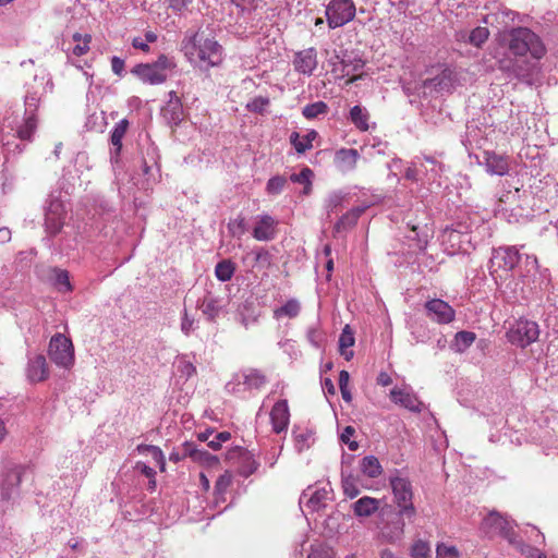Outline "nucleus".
Returning a JSON list of instances; mask_svg holds the SVG:
<instances>
[{
    "instance_id": "1",
    "label": "nucleus",
    "mask_w": 558,
    "mask_h": 558,
    "mask_svg": "<svg viewBox=\"0 0 558 558\" xmlns=\"http://www.w3.org/2000/svg\"><path fill=\"white\" fill-rule=\"evenodd\" d=\"M183 50L189 61L201 70L218 66L223 60L222 46L204 33H195L184 41Z\"/></svg>"
},
{
    "instance_id": "2",
    "label": "nucleus",
    "mask_w": 558,
    "mask_h": 558,
    "mask_svg": "<svg viewBox=\"0 0 558 558\" xmlns=\"http://www.w3.org/2000/svg\"><path fill=\"white\" fill-rule=\"evenodd\" d=\"M509 51L515 57L530 56L541 60L547 52L542 38L527 27L511 28L505 36Z\"/></svg>"
},
{
    "instance_id": "3",
    "label": "nucleus",
    "mask_w": 558,
    "mask_h": 558,
    "mask_svg": "<svg viewBox=\"0 0 558 558\" xmlns=\"http://www.w3.org/2000/svg\"><path fill=\"white\" fill-rule=\"evenodd\" d=\"M177 63L173 58L161 54L155 62L137 64L133 73L144 83L162 84L172 74Z\"/></svg>"
},
{
    "instance_id": "4",
    "label": "nucleus",
    "mask_w": 558,
    "mask_h": 558,
    "mask_svg": "<svg viewBox=\"0 0 558 558\" xmlns=\"http://www.w3.org/2000/svg\"><path fill=\"white\" fill-rule=\"evenodd\" d=\"M332 498L333 490L330 483L318 482L303 490L300 497V506L304 513L318 512L326 508Z\"/></svg>"
},
{
    "instance_id": "5",
    "label": "nucleus",
    "mask_w": 558,
    "mask_h": 558,
    "mask_svg": "<svg viewBox=\"0 0 558 558\" xmlns=\"http://www.w3.org/2000/svg\"><path fill=\"white\" fill-rule=\"evenodd\" d=\"M525 274L521 271L523 280L522 291L526 288L530 292L542 291L548 288L550 277L547 269H541L534 255L524 256Z\"/></svg>"
},
{
    "instance_id": "6",
    "label": "nucleus",
    "mask_w": 558,
    "mask_h": 558,
    "mask_svg": "<svg viewBox=\"0 0 558 558\" xmlns=\"http://www.w3.org/2000/svg\"><path fill=\"white\" fill-rule=\"evenodd\" d=\"M522 255L520 254L517 246H501L494 248L489 259V272L495 280L501 278L499 275L500 270L507 274L514 269V267L521 262Z\"/></svg>"
},
{
    "instance_id": "7",
    "label": "nucleus",
    "mask_w": 558,
    "mask_h": 558,
    "mask_svg": "<svg viewBox=\"0 0 558 558\" xmlns=\"http://www.w3.org/2000/svg\"><path fill=\"white\" fill-rule=\"evenodd\" d=\"M506 337L511 344L524 349L538 339L539 327L533 320L519 319L511 324Z\"/></svg>"
},
{
    "instance_id": "8",
    "label": "nucleus",
    "mask_w": 558,
    "mask_h": 558,
    "mask_svg": "<svg viewBox=\"0 0 558 558\" xmlns=\"http://www.w3.org/2000/svg\"><path fill=\"white\" fill-rule=\"evenodd\" d=\"M48 354L50 360L59 367L70 368L74 364L72 341L62 333L52 336L49 342Z\"/></svg>"
},
{
    "instance_id": "9",
    "label": "nucleus",
    "mask_w": 558,
    "mask_h": 558,
    "mask_svg": "<svg viewBox=\"0 0 558 558\" xmlns=\"http://www.w3.org/2000/svg\"><path fill=\"white\" fill-rule=\"evenodd\" d=\"M515 522L507 515L492 511L482 522V530L488 536L500 535L514 543Z\"/></svg>"
},
{
    "instance_id": "10",
    "label": "nucleus",
    "mask_w": 558,
    "mask_h": 558,
    "mask_svg": "<svg viewBox=\"0 0 558 558\" xmlns=\"http://www.w3.org/2000/svg\"><path fill=\"white\" fill-rule=\"evenodd\" d=\"M355 4L352 0H331L326 8V19L330 28L341 27L355 16Z\"/></svg>"
},
{
    "instance_id": "11",
    "label": "nucleus",
    "mask_w": 558,
    "mask_h": 558,
    "mask_svg": "<svg viewBox=\"0 0 558 558\" xmlns=\"http://www.w3.org/2000/svg\"><path fill=\"white\" fill-rule=\"evenodd\" d=\"M390 486L400 512L409 517L414 515L415 508L412 502L413 492L410 481L399 475L392 476L390 477Z\"/></svg>"
},
{
    "instance_id": "12",
    "label": "nucleus",
    "mask_w": 558,
    "mask_h": 558,
    "mask_svg": "<svg viewBox=\"0 0 558 558\" xmlns=\"http://www.w3.org/2000/svg\"><path fill=\"white\" fill-rule=\"evenodd\" d=\"M266 384L265 375L257 369H246L238 374L233 383H229L227 388L233 393H243L245 391L259 390Z\"/></svg>"
},
{
    "instance_id": "13",
    "label": "nucleus",
    "mask_w": 558,
    "mask_h": 558,
    "mask_svg": "<svg viewBox=\"0 0 558 558\" xmlns=\"http://www.w3.org/2000/svg\"><path fill=\"white\" fill-rule=\"evenodd\" d=\"M424 308L426 316L439 325L450 324L456 317L452 306L440 299L428 300L424 304Z\"/></svg>"
},
{
    "instance_id": "14",
    "label": "nucleus",
    "mask_w": 558,
    "mask_h": 558,
    "mask_svg": "<svg viewBox=\"0 0 558 558\" xmlns=\"http://www.w3.org/2000/svg\"><path fill=\"white\" fill-rule=\"evenodd\" d=\"M65 205L59 197L51 195L46 207V228L49 233H58L63 225Z\"/></svg>"
},
{
    "instance_id": "15",
    "label": "nucleus",
    "mask_w": 558,
    "mask_h": 558,
    "mask_svg": "<svg viewBox=\"0 0 558 558\" xmlns=\"http://www.w3.org/2000/svg\"><path fill=\"white\" fill-rule=\"evenodd\" d=\"M390 400L412 412H421L423 403L414 395L412 388L408 385L395 387L389 393Z\"/></svg>"
},
{
    "instance_id": "16",
    "label": "nucleus",
    "mask_w": 558,
    "mask_h": 558,
    "mask_svg": "<svg viewBox=\"0 0 558 558\" xmlns=\"http://www.w3.org/2000/svg\"><path fill=\"white\" fill-rule=\"evenodd\" d=\"M228 304L225 296L207 292L202 300L197 302V307L204 316L210 322L215 320Z\"/></svg>"
},
{
    "instance_id": "17",
    "label": "nucleus",
    "mask_w": 558,
    "mask_h": 558,
    "mask_svg": "<svg viewBox=\"0 0 558 558\" xmlns=\"http://www.w3.org/2000/svg\"><path fill=\"white\" fill-rule=\"evenodd\" d=\"M278 221L270 215L263 214L256 217L252 235L257 241L268 242L277 235Z\"/></svg>"
},
{
    "instance_id": "18",
    "label": "nucleus",
    "mask_w": 558,
    "mask_h": 558,
    "mask_svg": "<svg viewBox=\"0 0 558 558\" xmlns=\"http://www.w3.org/2000/svg\"><path fill=\"white\" fill-rule=\"evenodd\" d=\"M317 64V51L313 47L298 51L294 54L293 68L300 74L311 76L316 70Z\"/></svg>"
},
{
    "instance_id": "19",
    "label": "nucleus",
    "mask_w": 558,
    "mask_h": 558,
    "mask_svg": "<svg viewBox=\"0 0 558 558\" xmlns=\"http://www.w3.org/2000/svg\"><path fill=\"white\" fill-rule=\"evenodd\" d=\"M364 65L365 63L361 58L344 56L341 59L339 66L333 68V72L339 71L341 77H350L347 81V84H351L362 77V74L357 73L362 72Z\"/></svg>"
},
{
    "instance_id": "20",
    "label": "nucleus",
    "mask_w": 558,
    "mask_h": 558,
    "mask_svg": "<svg viewBox=\"0 0 558 558\" xmlns=\"http://www.w3.org/2000/svg\"><path fill=\"white\" fill-rule=\"evenodd\" d=\"M420 168L422 169L421 175L423 177L422 182L429 184L436 183L438 186L441 185L439 178L444 171V166L433 157H418Z\"/></svg>"
},
{
    "instance_id": "21",
    "label": "nucleus",
    "mask_w": 558,
    "mask_h": 558,
    "mask_svg": "<svg viewBox=\"0 0 558 558\" xmlns=\"http://www.w3.org/2000/svg\"><path fill=\"white\" fill-rule=\"evenodd\" d=\"M360 154L354 148H340L335 153L333 165L341 173H349L355 170Z\"/></svg>"
},
{
    "instance_id": "22",
    "label": "nucleus",
    "mask_w": 558,
    "mask_h": 558,
    "mask_svg": "<svg viewBox=\"0 0 558 558\" xmlns=\"http://www.w3.org/2000/svg\"><path fill=\"white\" fill-rule=\"evenodd\" d=\"M272 430L280 434L287 430L290 422V412L287 400L276 402L270 411Z\"/></svg>"
},
{
    "instance_id": "23",
    "label": "nucleus",
    "mask_w": 558,
    "mask_h": 558,
    "mask_svg": "<svg viewBox=\"0 0 558 558\" xmlns=\"http://www.w3.org/2000/svg\"><path fill=\"white\" fill-rule=\"evenodd\" d=\"M49 369L44 355H36L28 360L26 377L31 383H40L48 378Z\"/></svg>"
},
{
    "instance_id": "24",
    "label": "nucleus",
    "mask_w": 558,
    "mask_h": 558,
    "mask_svg": "<svg viewBox=\"0 0 558 558\" xmlns=\"http://www.w3.org/2000/svg\"><path fill=\"white\" fill-rule=\"evenodd\" d=\"M22 472L19 468H14L9 470L3 478L1 495L4 499L12 498L17 490V487L21 483Z\"/></svg>"
},
{
    "instance_id": "25",
    "label": "nucleus",
    "mask_w": 558,
    "mask_h": 558,
    "mask_svg": "<svg viewBox=\"0 0 558 558\" xmlns=\"http://www.w3.org/2000/svg\"><path fill=\"white\" fill-rule=\"evenodd\" d=\"M485 168L490 174L505 175L509 170V161L506 157L494 153L485 154Z\"/></svg>"
},
{
    "instance_id": "26",
    "label": "nucleus",
    "mask_w": 558,
    "mask_h": 558,
    "mask_svg": "<svg viewBox=\"0 0 558 558\" xmlns=\"http://www.w3.org/2000/svg\"><path fill=\"white\" fill-rule=\"evenodd\" d=\"M441 238L444 243H450L452 253L456 251H465L463 244L470 242L468 234H464L461 230L452 228L445 229Z\"/></svg>"
},
{
    "instance_id": "27",
    "label": "nucleus",
    "mask_w": 558,
    "mask_h": 558,
    "mask_svg": "<svg viewBox=\"0 0 558 558\" xmlns=\"http://www.w3.org/2000/svg\"><path fill=\"white\" fill-rule=\"evenodd\" d=\"M318 136L315 130L308 131L305 135L301 136L298 132H292L290 135V143L295 148L296 153L303 154L313 147V141Z\"/></svg>"
},
{
    "instance_id": "28",
    "label": "nucleus",
    "mask_w": 558,
    "mask_h": 558,
    "mask_svg": "<svg viewBox=\"0 0 558 558\" xmlns=\"http://www.w3.org/2000/svg\"><path fill=\"white\" fill-rule=\"evenodd\" d=\"M349 118L355 128L361 132H366L371 129L369 113L366 108L357 105L352 107L350 109Z\"/></svg>"
},
{
    "instance_id": "29",
    "label": "nucleus",
    "mask_w": 558,
    "mask_h": 558,
    "mask_svg": "<svg viewBox=\"0 0 558 558\" xmlns=\"http://www.w3.org/2000/svg\"><path fill=\"white\" fill-rule=\"evenodd\" d=\"M72 39L75 45L65 49L68 58L71 56L81 57L87 53L92 40V36L89 34L82 35L80 33H74Z\"/></svg>"
},
{
    "instance_id": "30",
    "label": "nucleus",
    "mask_w": 558,
    "mask_h": 558,
    "mask_svg": "<svg viewBox=\"0 0 558 558\" xmlns=\"http://www.w3.org/2000/svg\"><path fill=\"white\" fill-rule=\"evenodd\" d=\"M476 335L472 331L462 330L454 335L450 349L456 353H464L475 341Z\"/></svg>"
},
{
    "instance_id": "31",
    "label": "nucleus",
    "mask_w": 558,
    "mask_h": 558,
    "mask_svg": "<svg viewBox=\"0 0 558 558\" xmlns=\"http://www.w3.org/2000/svg\"><path fill=\"white\" fill-rule=\"evenodd\" d=\"M130 122L126 119L120 120L112 129L110 142L113 147L112 155L118 156L122 149V140L126 134Z\"/></svg>"
},
{
    "instance_id": "32",
    "label": "nucleus",
    "mask_w": 558,
    "mask_h": 558,
    "mask_svg": "<svg viewBox=\"0 0 558 558\" xmlns=\"http://www.w3.org/2000/svg\"><path fill=\"white\" fill-rule=\"evenodd\" d=\"M301 313V303L296 299H290L281 306L274 310V318L279 320L281 318H295Z\"/></svg>"
},
{
    "instance_id": "33",
    "label": "nucleus",
    "mask_w": 558,
    "mask_h": 558,
    "mask_svg": "<svg viewBox=\"0 0 558 558\" xmlns=\"http://www.w3.org/2000/svg\"><path fill=\"white\" fill-rule=\"evenodd\" d=\"M354 333L350 326L345 325L339 337V352L347 361L353 357V351L350 348L354 345Z\"/></svg>"
},
{
    "instance_id": "34",
    "label": "nucleus",
    "mask_w": 558,
    "mask_h": 558,
    "mask_svg": "<svg viewBox=\"0 0 558 558\" xmlns=\"http://www.w3.org/2000/svg\"><path fill=\"white\" fill-rule=\"evenodd\" d=\"M356 517H369L378 509V500L372 497H362L352 505Z\"/></svg>"
},
{
    "instance_id": "35",
    "label": "nucleus",
    "mask_w": 558,
    "mask_h": 558,
    "mask_svg": "<svg viewBox=\"0 0 558 558\" xmlns=\"http://www.w3.org/2000/svg\"><path fill=\"white\" fill-rule=\"evenodd\" d=\"M294 447L298 452L308 449L315 441L314 433L308 428L296 427L293 429Z\"/></svg>"
},
{
    "instance_id": "36",
    "label": "nucleus",
    "mask_w": 558,
    "mask_h": 558,
    "mask_svg": "<svg viewBox=\"0 0 558 558\" xmlns=\"http://www.w3.org/2000/svg\"><path fill=\"white\" fill-rule=\"evenodd\" d=\"M247 257L253 258V268L257 269H268L272 264V255L270 252L264 247H256L252 250Z\"/></svg>"
},
{
    "instance_id": "37",
    "label": "nucleus",
    "mask_w": 558,
    "mask_h": 558,
    "mask_svg": "<svg viewBox=\"0 0 558 558\" xmlns=\"http://www.w3.org/2000/svg\"><path fill=\"white\" fill-rule=\"evenodd\" d=\"M232 484V474L228 471H226L223 474H221L214 487V495H215V502L218 505L219 502L226 501V493L228 492L229 487Z\"/></svg>"
},
{
    "instance_id": "38",
    "label": "nucleus",
    "mask_w": 558,
    "mask_h": 558,
    "mask_svg": "<svg viewBox=\"0 0 558 558\" xmlns=\"http://www.w3.org/2000/svg\"><path fill=\"white\" fill-rule=\"evenodd\" d=\"M184 456L191 457L194 461H197L199 463H218V459L211 454H209L206 451L199 450L195 448V446L192 442H185L184 444Z\"/></svg>"
},
{
    "instance_id": "39",
    "label": "nucleus",
    "mask_w": 558,
    "mask_h": 558,
    "mask_svg": "<svg viewBox=\"0 0 558 558\" xmlns=\"http://www.w3.org/2000/svg\"><path fill=\"white\" fill-rule=\"evenodd\" d=\"M163 118L172 124H178L182 119V105L179 98L171 99L163 108H162Z\"/></svg>"
},
{
    "instance_id": "40",
    "label": "nucleus",
    "mask_w": 558,
    "mask_h": 558,
    "mask_svg": "<svg viewBox=\"0 0 558 558\" xmlns=\"http://www.w3.org/2000/svg\"><path fill=\"white\" fill-rule=\"evenodd\" d=\"M363 211L364 209L360 207L349 210L336 223L335 230L337 232H342L349 228H352L356 223L357 219L363 214Z\"/></svg>"
},
{
    "instance_id": "41",
    "label": "nucleus",
    "mask_w": 558,
    "mask_h": 558,
    "mask_svg": "<svg viewBox=\"0 0 558 558\" xmlns=\"http://www.w3.org/2000/svg\"><path fill=\"white\" fill-rule=\"evenodd\" d=\"M361 471L364 475L375 478L381 474V465L374 456H366L361 460Z\"/></svg>"
},
{
    "instance_id": "42",
    "label": "nucleus",
    "mask_w": 558,
    "mask_h": 558,
    "mask_svg": "<svg viewBox=\"0 0 558 558\" xmlns=\"http://www.w3.org/2000/svg\"><path fill=\"white\" fill-rule=\"evenodd\" d=\"M137 451L141 454L149 456L151 458L153 462L157 466H159V469L161 471L165 470L166 461H165L163 453H162V451H161V449L159 447L153 446V445H140L137 447Z\"/></svg>"
},
{
    "instance_id": "43",
    "label": "nucleus",
    "mask_w": 558,
    "mask_h": 558,
    "mask_svg": "<svg viewBox=\"0 0 558 558\" xmlns=\"http://www.w3.org/2000/svg\"><path fill=\"white\" fill-rule=\"evenodd\" d=\"M404 524L400 520L388 523L381 530L383 537L389 543H396L401 539L403 535Z\"/></svg>"
},
{
    "instance_id": "44",
    "label": "nucleus",
    "mask_w": 558,
    "mask_h": 558,
    "mask_svg": "<svg viewBox=\"0 0 558 558\" xmlns=\"http://www.w3.org/2000/svg\"><path fill=\"white\" fill-rule=\"evenodd\" d=\"M314 177V172L308 167H304L299 173H293L290 175V180L294 183L303 184L304 190L303 194L308 195L312 191V179Z\"/></svg>"
},
{
    "instance_id": "45",
    "label": "nucleus",
    "mask_w": 558,
    "mask_h": 558,
    "mask_svg": "<svg viewBox=\"0 0 558 558\" xmlns=\"http://www.w3.org/2000/svg\"><path fill=\"white\" fill-rule=\"evenodd\" d=\"M37 129L35 116H25L23 124L17 130V135L23 141H32Z\"/></svg>"
},
{
    "instance_id": "46",
    "label": "nucleus",
    "mask_w": 558,
    "mask_h": 558,
    "mask_svg": "<svg viewBox=\"0 0 558 558\" xmlns=\"http://www.w3.org/2000/svg\"><path fill=\"white\" fill-rule=\"evenodd\" d=\"M235 271L234 264L229 259L219 262L215 267V275L221 282L229 281Z\"/></svg>"
},
{
    "instance_id": "47",
    "label": "nucleus",
    "mask_w": 558,
    "mask_h": 558,
    "mask_svg": "<svg viewBox=\"0 0 558 558\" xmlns=\"http://www.w3.org/2000/svg\"><path fill=\"white\" fill-rule=\"evenodd\" d=\"M327 112V104L320 100L306 105L302 110L303 116L308 120L315 119L322 114H326Z\"/></svg>"
},
{
    "instance_id": "48",
    "label": "nucleus",
    "mask_w": 558,
    "mask_h": 558,
    "mask_svg": "<svg viewBox=\"0 0 558 558\" xmlns=\"http://www.w3.org/2000/svg\"><path fill=\"white\" fill-rule=\"evenodd\" d=\"M53 284L60 292H70L72 286L70 283L69 272L66 270H53Z\"/></svg>"
},
{
    "instance_id": "49",
    "label": "nucleus",
    "mask_w": 558,
    "mask_h": 558,
    "mask_svg": "<svg viewBox=\"0 0 558 558\" xmlns=\"http://www.w3.org/2000/svg\"><path fill=\"white\" fill-rule=\"evenodd\" d=\"M489 37V31L487 27L477 26L471 31L468 41L480 48Z\"/></svg>"
},
{
    "instance_id": "50",
    "label": "nucleus",
    "mask_w": 558,
    "mask_h": 558,
    "mask_svg": "<svg viewBox=\"0 0 558 558\" xmlns=\"http://www.w3.org/2000/svg\"><path fill=\"white\" fill-rule=\"evenodd\" d=\"M306 338L307 341L315 348H322L326 340L325 332L318 325L308 327Z\"/></svg>"
},
{
    "instance_id": "51",
    "label": "nucleus",
    "mask_w": 558,
    "mask_h": 558,
    "mask_svg": "<svg viewBox=\"0 0 558 558\" xmlns=\"http://www.w3.org/2000/svg\"><path fill=\"white\" fill-rule=\"evenodd\" d=\"M287 184V179L282 175H275L270 178L266 184V192L269 195L280 194Z\"/></svg>"
},
{
    "instance_id": "52",
    "label": "nucleus",
    "mask_w": 558,
    "mask_h": 558,
    "mask_svg": "<svg viewBox=\"0 0 558 558\" xmlns=\"http://www.w3.org/2000/svg\"><path fill=\"white\" fill-rule=\"evenodd\" d=\"M430 554V546L427 542L418 539L411 548L412 558H428Z\"/></svg>"
},
{
    "instance_id": "53",
    "label": "nucleus",
    "mask_w": 558,
    "mask_h": 558,
    "mask_svg": "<svg viewBox=\"0 0 558 558\" xmlns=\"http://www.w3.org/2000/svg\"><path fill=\"white\" fill-rule=\"evenodd\" d=\"M180 328L185 336H190L197 328L196 319L186 310L183 311Z\"/></svg>"
},
{
    "instance_id": "54",
    "label": "nucleus",
    "mask_w": 558,
    "mask_h": 558,
    "mask_svg": "<svg viewBox=\"0 0 558 558\" xmlns=\"http://www.w3.org/2000/svg\"><path fill=\"white\" fill-rule=\"evenodd\" d=\"M177 368L181 376L190 378L196 372L195 366L192 362L187 361L184 356L177 360Z\"/></svg>"
},
{
    "instance_id": "55",
    "label": "nucleus",
    "mask_w": 558,
    "mask_h": 558,
    "mask_svg": "<svg viewBox=\"0 0 558 558\" xmlns=\"http://www.w3.org/2000/svg\"><path fill=\"white\" fill-rule=\"evenodd\" d=\"M268 105L269 99L267 97L258 96L248 101L246 108L252 112L263 113Z\"/></svg>"
},
{
    "instance_id": "56",
    "label": "nucleus",
    "mask_w": 558,
    "mask_h": 558,
    "mask_svg": "<svg viewBox=\"0 0 558 558\" xmlns=\"http://www.w3.org/2000/svg\"><path fill=\"white\" fill-rule=\"evenodd\" d=\"M39 100L40 98L37 93H27L25 96V116H35Z\"/></svg>"
},
{
    "instance_id": "57",
    "label": "nucleus",
    "mask_w": 558,
    "mask_h": 558,
    "mask_svg": "<svg viewBox=\"0 0 558 558\" xmlns=\"http://www.w3.org/2000/svg\"><path fill=\"white\" fill-rule=\"evenodd\" d=\"M417 162H418V157H416L411 162V166L408 167L404 175L408 180L415 181V182H422L423 181V177L421 175L422 169L420 168V165H417Z\"/></svg>"
},
{
    "instance_id": "58",
    "label": "nucleus",
    "mask_w": 558,
    "mask_h": 558,
    "mask_svg": "<svg viewBox=\"0 0 558 558\" xmlns=\"http://www.w3.org/2000/svg\"><path fill=\"white\" fill-rule=\"evenodd\" d=\"M307 558H333V553L328 546L319 544L312 546Z\"/></svg>"
},
{
    "instance_id": "59",
    "label": "nucleus",
    "mask_w": 558,
    "mask_h": 558,
    "mask_svg": "<svg viewBox=\"0 0 558 558\" xmlns=\"http://www.w3.org/2000/svg\"><path fill=\"white\" fill-rule=\"evenodd\" d=\"M459 551L456 546L440 544L436 548V558H457Z\"/></svg>"
},
{
    "instance_id": "60",
    "label": "nucleus",
    "mask_w": 558,
    "mask_h": 558,
    "mask_svg": "<svg viewBox=\"0 0 558 558\" xmlns=\"http://www.w3.org/2000/svg\"><path fill=\"white\" fill-rule=\"evenodd\" d=\"M344 198V195L342 192H332L328 195L325 207L328 211H333L338 206L341 205L342 201Z\"/></svg>"
},
{
    "instance_id": "61",
    "label": "nucleus",
    "mask_w": 558,
    "mask_h": 558,
    "mask_svg": "<svg viewBox=\"0 0 558 558\" xmlns=\"http://www.w3.org/2000/svg\"><path fill=\"white\" fill-rule=\"evenodd\" d=\"M231 434L229 432L217 433L213 439L208 441V447L213 450H219L223 442L230 440Z\"/></svg>"
},
{
    "instance_id": "62",
    "label": "nucleus",
    "mask_w": 558,
    "mask_h": 558,
    "mask_svg": "<svg viewBox=\"0 0 558 558\" xmlns=\"http://www.w3.org/2000/svg\"><path fill=\"white\" fill-rule=\"evenodd\" d=\"M452 76L453 72L451 70L446 69L442 71L437 84L440 90L449 92L452 88Z\"/></svg>"
},
{
    "instance_id": "63",
    "label": "nucleus",
    "mask_w": 558,
    "mask_h": 558,
    "mask_svg": "<svg viewBox=\"0 0 558 558\" xmlns=\"http://www.w3.org/2000/svg\"><path fill=\"white\" fill-rule=\"evenodd\" d=\"M355 429L352 426H347L340 434L342 442L347 444L350 450H356L359 445L355 441H351V437L354 435Z\"/></svg>"
},
{
    "instance_id": "64",
    "label": "nucleus",
    "mask_w": 558,
    "mask_h": 558,
    "mask_svg": "<svg viewBox=\"0 0 558 558\" xmlns=\"http://www.w3.org/2000/svg\"><path fill=\"white\" fill-rule=\"evenodd\" d=\"M342 487H343V492H344L345 496H348L349 498H354L360 493L359 488L355 486L353 481L349 477L343 478Z\"/></svg>"
}]
</instances>
